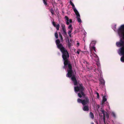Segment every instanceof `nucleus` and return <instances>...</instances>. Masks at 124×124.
<instances>
[{
  "label": "nucleus",
  "mask_w": 124,
  "mask_h": 124,
  "mask_svg": "<svg viewBox=\"0 0 124 124\" xmlns=\"http://www.w3.org/2000/svg\"><path fill=\"white\" fill-rule=\"evenodd\" d=\"M57 47L59 49L62 54V57L64 61V66L63 67V69L67 67V65L70 63V62L68 59L69 57V53L66 49L64 47L62 44L60 43V41L59 39H57L55 41Z\"/></svg>",
  "instance_id": "f257e3e1"
},
{
  "label": "nucleus",
  "mask_w": 124,
  "mask_h": 124,
  "mask_svg": "<svg viewBox=\"0 0 124 124\" xmlns=\"http://www.w3.org/2000/svg\"><path fill=\"white\" fill-rule=\"evenodd\" d=\"M116 44L117 46L121 47L119 50L121 54L123 55L121 57V61L123 62H124V41L121 39L120 41L117 42Z\"/></svg>",
  "instance_id": "f03ea898"
},
{
  "label": "nucleus",
  "mask_w": 124,
  "mask_h": 124,
  "mask_svg": "<svg viewBox=\"0 0 124 124\" xmlns=\"http://www.w3.org/2000/svg\"><path fill=\"white\" fill-rule=\"evenodd\" d=\"M77 86L74 87V90L75 91H79L81 93H78V96L80 98H81L82 97V95L83 96H85V95L83 91L85 90V88L83 86Z\"/></svg>",
  "instance_id": "7ed1b4c3"
},
{
  "label": "nucleus",
  "mask_w": 124,
  "mask_h": 124,
  "mask_svg": "<svg viewBox=\"0 0 124 124\" xmlns=\"http://www.w3.org/2000/svg\"><path fill=\"white\" fill-rule=\"evenodd\" d=\"M68 68L67 69V73L66 74V77L68 78H71L72 77H75L74 72L72 70V67L70 63H68L67 65Z\"/></svg>",
  "instance_id": "20e7f679"
},
{
  "label": "nucleus",
  "mask_w": 124,
  "mask_h": 124,
  "mask_svg": "<svg viewBox=\"0 0 124 124\" xmlns=\"http://www.w3.org/2000/svg\"><path fill=\"white\" fill-rule=\"evenodd\" d=\"M119 36L124 40V24L121 25L118 30Z\"/></svg>",
  "instance_id": "39448f33"
},
{
  "label": "nucleus",
  "mask_w": 124,
  "mask_h": 124,
  "mask_svg": "<svg viewBox=\"0 0 124 124\" xmlns=\"http://www.w3.org/2000/svg\"><path fill=\"white\" fill-rule=\"evenodd\" d=\"M85 99L83 100L82 104L83 105H88L90 103L89 99L86 96H84Z\"/></svg>",
  "instance_id": "423d86ee"
},
{
  "label": "nucleus",
  "mask_w": 124,
  "mask_h": 124,
  "mask_svg": "<svg viewBox=\"0 0 124 124\" xmlns=\"http://www.w3.org/2000/svg\"><path fill=\"white\" fill-rule=\"evenodd\" d=\"M61 27H62V30L63 35L64 37L67 36V32L66 31V29L65 25L63 23H61Z\"/></svg>",
  "instance_id": "0eeeda50"
},
{
  "label": "nucleus",
  "mask_w": 124,
  "mask_h": 124,
  "mask_svg": "<svg viewBox=\"0 0 124 124\" xmlns=\"http://www.w3.org/2000/svg\"><path fill=\"white\" fill-rule=\"evenodd\" d=\"M71 79L73 82L74 85H77L78 83L75 77H72L71 78Z\"/></svg>",
  "instance_id": "6e6552de"
},
{
  "label": "nucleus",
  "mask_w": 124,
  "mask_h": 124,
  "mask_svg": "<svg viewBox=\"0 0 124 124\" xmlns=\"http://www.w3.org/2000/svg\"><path fill=\"white\" fill-rule=\"evenodd\" d=\"M82 109L84 111H87L89 110V107L88 105H83Z\"/></svg>",
  "instance_id": "1a4fd4ad"
},
{
  "label": "nucleus",
  "mask_w": 124,
  "mask_h": 124,
  "mask_svg": "<svg viewBox=\"0 0 124 124\" xmlns=\"http://www.w3.org/2000/svg\"><path fill=\"white\" fill-rule=\"evenodd\" d=\"M52 24L53 26L56 28V29L57 30H59L60 27V25L58 24L57 25H56L55 23L54 22H53L52 23Z\"/></svg>",
  "instance_id": "9d476101"
},
{
  "label": "nucleus",
  "mask_w": 124,
  "mask_h": 124,
  "mask_svg": "<svg viewBox=\"0 0 124 124\" xmlns=\"http://www.w3.org/2000/svg\"><path fill=\"white\" fill-rule=\"evenodd\" d=\"M72 9H73L74 11L75 12L76 15L78 16H79V14L78 13V11L76 8L75 6H74V7H72Z\"/></svg>",
  "instance_id": "9b49d317"
},
{
  "label": "nucleus",
  "mask_w": 124,
  "mask_h": 124,
  "mask_svg": "<svg viewBox=\"0 0 124 124\" xmlns=\"http://www.w3.org/2000/svg\"><path fill=\"white\" fill-rule=\"evenodd\" d=\"M72 9H73L74 11L75 12L76 15L78 16H79V14L78 13V11L76 8L75 6H74V7H72Z\"/></svg>",
  "instance_id": "f8f14e48"
},
{
  "label": "nucleus",
  "mask_w": 124,
  "mask_h": 124,
  "mask_svg": "<svg viewBox=\"0 0 124 124\" xmlns=\"http://www.w3.org/2000/svg\"><path fill=\"white\" fill-rule=\"evenodd\" d=\"M101 111L102 113L103 114V120L104 123H105V114L106 112H105V111L103 110H101Z\"/></svg>",
  "instance_id": "ddd939ff"
},
{
  "label": "nucleus",
  "mask_w": 124,
  "mask_h": 124,
  "mask_svg": "<svg viewBox=\"0 0 124 124\" xmlns=\"http://www.w3.org/2000/svg\"><path fill=\"white\" fill-rule=\"evenodd\" d=\"M100 83L101 85H105V81L103 79L101 78L100 79Z\"/></svg>",
  "instance_id": "4468645a"
},
{
  "label": "nucleus",
  "mask_w": 124,
  "mask_h": 124,
  "mask_svg": "<svg viewBox=\"0 0 124 124\" xmlns=\"http://www.w3.org/2000/svg\"><path fill=\"white\" fill-rule=\"evenodd\" d=\"M96 42V41H92L90 45V47H91L92 46H92H94L95 45Z\"/></svg>",
  "instance_id": "2eb2a0df"
},
{
  "label": "nucleus",
  "mask_w": 124,
  "mask_h": 124,
  "mask_svg": "<svg viewBox=\"0 0 124 124\" xmlns=\"http://www.w3.org/2000/svg\"><path fill=\"white\" fill-rule=\"evenodd\" d=\"M107 101V99L106 98V96H104L103 97L102 102L103 103H104Z\"/></svg>",
  "instance_id": "dca6fc26"
},
{
  "label": "nucleus",
  "mask_w": 124,
  "mask_h": 124,
  "mask_svg": "<svg viewBox=\"0 0 124 124\" xmlns=\"http://www.w3.org/2000/svg\"><path fill=\"white\" fill-rule=\"evenodd\" d=\"M59 38L61 40V41L62 42L63 41V38L60 32L59 33Z\"/></svg>",
  "instance_id": "f3484780"
},
{
  "label": "nucleus",
  "mask_w": 124,
  "mask_h": 124,
  "mask_svg": "<svg viewBox=\"0 0 124 124\" xmlns=\"http://www.w3.org/2000/svg\"><path fill=\"white\" fill-rule=\"evenodd\" d=\"M76 18L77 19L79 23H81V20L80 18V15L79 16H77Z\"/></svg>",
  "instance_id": "a211bd4d"
},
{
  "label": "nucleus",
  "mask_w": 124,
  "mask_h": 124,
  "mask_svg": "<svg viewBox=\"0 0 124 124\" xmlns=\"http://www.w3.org/2000/svg\"><path fill=\"white\" fill-rule=\"evenodd\" d=\"M92 54L93 55V56L95 57L96 58H97V62H98L99 59V58L98 56H97L96 54H95L94 53L93 54Z\"/></svg>",
  "instance_id": "6ab92c4d"
},
{
  "label": "nucleus",
  "mask_w": 124,
  "mask_h": 124,
  "mask_svg": "<svg viewBox=\"0 0 124 124\" xmlns=\"http://www.w3.org/2000/svg\"><path fill=\"white\" fill-rule=\"evenodd\" d=\"M90 116L91 118L93 119L94 118V116L92 112H90Z\"/></svg>",
  "instance_id": "aec40b11"
},
{
  "label": "nucleus",
  "mask_w": 124,
  "mask_h": 124,
  "mask_svg": "<svg viewBox=\"0 0 124 124\" xmlns=\"http://www.w3.org/2000/svg\"><path fill=\"white\" fill-rule=\"evenodd\" d=\"M43 1L44 5L45 6H47V0H43Z\"/></svg>",
  "instance_id": "412c9836"
},
{
  "label": "nucleus",
  "mask_w": 124,
  "mask_h": 124,
  "mask_svg": "<svg viewBox=\"0 0 124 124\" xmlns=\"http://www.w3.org/2000/svg\"><path fill=\"white\" fill-rule=\"evenodd\" d=\"M77 101L78 103H81L82 104L83 100H82L78 98L77 99Z\"/></svg>",
  "instance_id": "4be33fe9"
},
{
  "label": "nucleus",
  "mask_w": 124,
  "mask_h": 124,
  "mask_svg": "<svg viewBox=\"0 0 124 124\" xmlns=\"http://www.w3.org/2000/svg\"><path fill=\"white\" fill-rule=\"evenodd\" d=\"M50 11L52 15H53L54 14V11L52 8L50 9Z\"/></svg>",
  "instance_id": "5701e85b"
},
{
  "label": "nucleus",
  "mask_w": 124,
  "mask_h": 124,
  "mask_svg": "<svg viewBox=\"0 0 124 124\" xmlns=\"http://www.w3.org/2000/svg\"><path fill=\"white\" fill-rule=\"evenodd\" d=\"M55 36L56 39H57L58 38V34L57 32H56L54 34Z\"/></svg>",
  "instance_id": "b1692460"
},
{
  "label": "nucleus",
  "mask_w": 124,
  "mask_h": 124,
  "mask_svg": "<svg viewBox=\"0 0 124 124\" xmlns=\"http://www.w3.org/2000/svg\"><path fill=\"white\" fill-rule=\"evenodd\" d=\"M83 53L85 54H88L89 53V52L88 51H83L82 52Z\"/></svg>",
  "instance_id": "393cba45"
},
{
  "label": "nucleus",
  "mask_w": 124,
  "mask_h": 124,
  "mask_svg": "<svg viewBox=\"0 0 124 124\" xmlns=\"http://www.w3.org/2000/svg\"><path fill=\"white\" fill-rule=\"evenodd\" d=\"M67 37V38H67V39H66V41L67 42V41H68V43H70V41H69V37H68L67 36H66L65 37Z\"/></svg>",
  "instance_id": "a878e982"
},
{
  "label": "nucleus",
  "mask_w": 124,
  "mask_h": 124,
  "mask_svg": "<svg viewBox=\"0 0 124 124\" xmlns=\"http://www.w3.org/2000/svg\"><path fill=\"white\" fill-rule=\"evenodd\" d=\"M106 117L107 118V119H108L109 118V115L108 114L107 112H106L105 114Z\"/></svg>",
  "instance_id": "bb28decb"
},
{
  "label": "nucleus",
  "mask_w": 124,
  "mask_h": 124,
  "mask_svg": "<svg viewBox=\"0 0 124 124\" xmlns=\"http://www.w3.org/2000/svg\"><path fill=\"white\" fill-rule=\"evenodd\" d=\"M68 29H71V28H72V25L71 24H70L68 27Z\"/></svg>",
  "instance_id": "cd10ccee"
},
{
  "label": "nucleus",
  "mask_w": 124,
  "mask_h": 124,
  "mask_svg": "<svg viewBox=\"0 0 124 124\" xmlns=\"http://www.w3.org/2000/svg\"><path fill=\"white\" fill-rule=\"evenodd\" d=\"M91 47L92 48V49L91 50V51H92V49L93 50H95V46H92H92Z\"/></svg>",
  "instance_id": "c85d7f7f"
},
{
  "label": "nucleus",
  "mask_w": 124,
  "mask_h": 124,
  "mask_svg": "<svg viewBox=\"0 0 124 124\" xmlns=\"http://www.w3.org/2000/svg\"><path fill=\"white\" fill-rule=\"evenodd\" d=\"M65 19L67 21H69V18L67 16H65Z\"/></svg>",
  "instance_id": "c756f323"
},
{
  "label": "nucleus",
  "mask_w": 124,
  "mask_h": 124,
  "mask_svg": "<svg viewBox=\"0 0 124 124\" xmlns=\"http://www.w3.org/2000/svg\"><path fill=\"white\" fill-rule=\"evenodd\" d=\"M112 115L113 116V117H116V115L115 113L114 112H112Z\"/></svg>",
  "instance_id": "7c9ffc66"
},
{
  "label": "nucleus",
  "mask_w": 124,
  "mask_h": 124,
  "mask_svg": "<svg viewBox=\"0 0 124 124\" xmlns=\"http://www.w3.org/2000/svg\"><path fill=\"white\" fill-rule=\"evenodd\" d=\"M80 51V50H78V51H77V52H76V51H75V52L76 53H77L78 54H79Z\"/></svg>",
  "instance_id": "2f4dec72"
},
{
  "label": "nucleus",
  "mask_w": 124,
  "mask_h": 124,
  "mask_svg": "<svg viewBox=\"0 0 124 124\" xmlns=\"http://www.w3.org/2000/svg\"><path fill=\"white\" fill-rule=\"evenodd\" d=\"M96 94H97V98H99V93H96Z\"/></svg>",
  "instance_id": "473e14b6"
},
{
  "label": "nucleus",
  "mask_w": 124,
  "mask_h": 124,
  "mask_svg": "<svg viewBox=\"0 0 124 124\" xmlns=\"http://www.w3.org/2000/svg\"><path fill=\"white\" fill-rule=\"evenodd\" d=\"M90 53L91 54H90V56L92 58V56H93V55L92 54H92V51H91V50H90Z\"/></svg>",
  "instance_id": "72a5a7b5"
},
{
  "label": "nucleus",
  "mask_w": 124,
  "mask_h": 124,
  "mask_svg": "<svg viewBox=\"0 0 124 124\" xmlns=\"http://www.w3.org/2000/svg\"><path fill=\"white\" fill-rule=\"evenodd\" d=\"M96 62H97V65L98 66L99 64V59L98 60V62H97V61H96Z\"/></svg>",
  "instance_id": "f704fd0d"
},
{
  "label": "nucleus",
  "mask_w": 124,
  "mask_h": 124,
  "mask_svg": "<svg viewBox=\"0 0 124 124\" xmlns=\"http://www.w3.org/2000/svg\"><path fill=\"white\" fill-rule=\"evenodd\" d=\"M70 4L72 5L74 4L71 1H70Z\"/></svg>",
  "instance_id": "c9c22d12"
},
{
  "label": "nucleus",
  "mask_w": 124,
  "mask_h": 124,
  "mask_svg": "<svg viewBox=\"0 0 124 124\" xmlns=\"http://www.w3.org/2000/svg\"><path fill=\"white\" fill-rule=\"evenodd\" d=\"M69 22L70 23H71L72 22V20L71 19H69Z\"/></svg>",
  "instance_id": "e433bc0d"
},
{
  "label": "nucleus",
  "mask_w": 124,
  "mask_h": 124,
  "mask_svg": "<svg viewBox=\"0 0 124 124\" xmlns=\"http://www.w3.org/2000/svg\"><path fill=\"white\" fill-rule=\"evenodd\" d=\"M66 24L67 25H68L69 24V21H67L66 22Z\"/></svg>",
  "instance_id": "4c0bfd02"
},
{
  "label": "nucleus",
  "mask_w": 124,
  "mask_h": 124,
  "mask_svg": "<svg viewBox=\"0 0 124 124\" xmlns=\"http://www.w3.org/2000/svg\"><path fill=\"white\" fill-rule=\"evenodd\" d=\"M71 31H68V33L69 34H71Z\"/></svg>",
  "instance_id": "58836bf2"
},
{
  "label": "nucleus",
  "mask_w": 124,
  "mask_h": 124,
  "mask_svg": "<svg viewBox=\"0 0 124 124\" xmlns=\"http://www.w3.org/2000/svg\"><path fill=\"white\" fill-rule=\"evenodd\" d=\"M71 44L70 42V43H68V46L69 47H70V46H71Z\"/></svg>",
  "instance_id": "ea45409f"
},
{
  "label": "nucleus",
  "mask_w": 124,
  "mask_h": 124,
  "mask_svg": "<svg viewBox=\"0 0 124 124\" xmlns=\"http://www.w3.org/2000/svg\"><path fill=\"white\" fill-rule=\"evenodd\" d=\"M72 29H73V28H71V29H70V30H69V31H71V32H72Z\"/></svg>",
  "instance_id": "a19ab883"
},
{
  "label": "nucleus",
  "mask_w": 124,
  "mask_h": 124,
  "mask_svg": "<svg viewBox=\"0 0 124 124\" xmlns=\"http://www.w3.org/2000/svg\"><path fill=\"white\" fill-rule=\"evenodd\" d=\"M69 36L70 37H71V34H69Z\"/></svg>",
  "instance_id": "79ce46f5"
},
{
  "label": "nucleus",
  "mask_w": 124,
  "mask_h": 124,
  "mask_svg": "<svg viewBox=\"0 0 124 124\" xmlns=\"http://www.w3.org/2000/svg\"><path fill=\"white\" fill-rule=\"evenodd\" d=\"M77 44L78 46H79V43H77Z\"/></svg>",
  "instance_id": "37998d69"
},
{
  "label": "nucleus",
  "mask_w": 124,
  "mask_h": 124,
  "mask_svg": "<svg viewBox=\"0 0 124 124\" xmlns=\"http://www.w3.org/2000/svg\"><path fill=\"white\" fill-rule=\"evenodd\" d=\"M91 124H94L93 122H92L91 123Z\"/></svg>",
  "instance_id": "c03bdc74"
},
{
  "label": "nucleus",
  "mask_w": 124,
  "mask_h": 124,
  "mask_svg": "<svg viewBox=\"0 0 124 124\" xmlns=\"http://www.w3.org/2000/svg\"><path fill=\"white\" fill-rule=\"evenodd\" d=\"M72 7H74V6H74V4H73V5H72Z\"/></svg>",
  "instance_id": "a18cd8bd"
},
{
  "label": "nucleus",
  "mask_w": 124,
  "mask_h": 124,
  "mask_svg": "<svg viewBox=\"0 0 124 124\" xmlns=\"http://www.w3.org/2000/svg\"><path fill=\"white\" fill-rule=\"evenodd\" d=\"M99 107H100L99 106V105H98V108H99Z\"/></svg>",
  "instance_id": "49530a36"
},
{
  "label": "nucleus",
  "mask_w": 124,
  "mask_h": 124,
  "mask_svg": "<svg viewBox=\"0 0 124 124\" xmlns=\"http://www.w3.org/2000/svg\"><path fill=\"white\" fill-rule=\"evenodd\" d=\"M75 31H74V32H73L74 34H75Z\"/></svg>",
  "instance_id": "de8ad7c7"
},
{
  "label": "nucleus",
  "mask_w": 124,
  "mask_h": 124,
  "mask_svg": "<svg viewBox=\"0 0 124 124\" xmlns=\"http://www.w3.org/2000/svg\"><path fill=\"white\" fill-rule=\"evenodd\" d=\"M96 123H97V124H98V122H97V121H96Z\"/></svg>",
  "instance_id": "09e8293b"
},
{
  "label": "nucleus",
  "mask_w": 124,
  "mask_h": 124,
  "mask_svg": "<svg viewBox=\"0 0 124 124\" xmlns=\"http://www.w3.org/2000/svg\"><path fill=\"white\" fill-rule=\"evenodd\" d=\"M96 58V61H97V58Z\"/></svg>",
  "instance_id": "8fccbe9b"
},
{
  "label": "nucleus",
  "mask_w": 124,
  "mask_h": 124,
  "mask_svg": "<svg viewBox=\"0 0 124 124\" xmlns=\"http://www.w3.org/2000/svg\"><path fill=\"white\" fill-rule=\"evenodd\" d=\"M94 51L95 52H96V50L95 49V50H94Z\"/></svg>",
  "instance_id": "3c124183"
}]
</instances>
